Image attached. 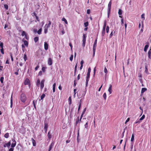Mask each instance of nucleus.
I'll list each match as a JSON object with an SVG mask.
<instances>
[{
  "label": "nucleus",
  "instance_id": "obj_54",
  "mask_svg": "<svg viewBox=\"0 0 151 151\" xmlns=\"http://www.w3.org/2000/svg\"><path fill=\"white\" fill-rule=\"evenodd\" d=\"M45 69H46L45 67H43L42 68V70L43 72H45Z\"/></svg>",
  "mask_w": 151,
  "mask_h": 151
},
{
  "label": "nucleus",
  "instance_id": "obj_29",
  "mask_svg": "<svg viewBox=\"0 0 151 151\" xmlns=\"http://www.w3.org/2000/svg\"><path fill=\"white\" fill-rule=\"evenodd\" d=\"M23 58L24 60V62H25L27 60V55L26 54H25L24 55Z\"/></svg>",
  "mask_w": 151,
  "mask_h": 151
},
{
  "label": "nucleus",
  "instance_id": "obj_55",
  "mask_svg": "<svg viewBox=\"0 0 151 151\" xmlns=\"http://www.w3.org/2000/svg\"><path fill=\"white\" fill-rule=\"evenodd\" d=\"M73 55H72L70 57V60L71 61H72L73 60Z\"/></svg>",
  "mask_w": 151,
  "mask_h": 151
},
{
  "label": "nucleus",
  "instance_id": "obj_11",
  "mask_svg": "<svg viewBox=\"0 0 151 151\" xmlns=\"http://www.w3.org/2000/svg\"><path fill=\"white\" fill-rule=\"evenodd\" d=\"M112 85L111 84H110L109 85V87L108 89V91H109V94H111L112 93Z\"/></svg>",
  "mask_w": 151,
  "mask_h": 151
},
{
  "label": "nucleus",
  "instance_id": "obj_8",
  "mask_svg": "<svg viewBox=\"0 0 151 151\" xmlns=\"http://www.w3.org/2000/svg\"><path fill=\"white\" fill-rule=\"evenodd\" d=\"M48 127V124L47 123H45L44 124V129L45 132H46L47 131V129Z\"/></svg>",
  "mask_w": 151,
  "mask_h": 151
},
{
  "label": "nucleus",
  "instance_id": "obj_6",
  "mask_svg": "<svg viewBox=\"0 0 151 151\" xmlns=\"http://www.w3.org/2000/svg\"><path fill=\"white\" fill-rule=\"evenodd\" d=\"M55 143L54 142H52L49 146L48 151H50L54 146Z\"/></svg>",
  "mask_w": 151,
  "mask_h": 151
},
{
  "label": "nucleus",
  "instance_id": "obj_43",
  "mask_svg": "<svg viewBox=\"0 0 151 151\" xmlns=\"http://www.w3.org/2000/svg\"><path fill=\"white\" fill-rule=\"evenodd\" d=\"M103 97L105 100H106V93H104L103 95Z\"/></svg>",
  "mask_w": 151,
  "mask_h": 151
},
{
  "label": "nucleus",
  "instance_id": "obj_17",
  "mask_svg": "<svg viewBox=\"0 0 151 151\" xmlns=\"http://www.w3.org/2000/svg\"><path fill=\"white\" fill-rule=\"evenodd\" d=\"M47 136L48 139H50L52 138V135L50 131L47 134Z\"/></svg>",
  "mask_w": 151,
  "mask_h": 151
},
{
  "label": "nucleus",
  "instance_id": "obj_60",
  "mask_svg": "<svg viewBox=\"0 0 151 151\" xmlns=\"http://www.w3.org/2000/svg\"><path fill=\"white\" fill-rule=\"evenodd\" d=\"M129 120H130V118H128L127 119V120H126L125 123L126 124L127 123V122H128L129 121Z\"/></svg>",
  "mask_w": 151,
  "mask_h": 151
},
{
  "label": "nucleus",
  "instance_id": "obj_57",
  "mask_svg": "<svg viewBox=\"0 0 151 151\" xmlns=\"http://www.w3.org/2000/svg\"><path fill=\"white\" fill-rule=\"evenodd\" d=\"M1 50V52L2 54H4V49L3 48H1V49L0 50Z\"/></svg>",
  "mask_w": 151,
  "mask_h": 151
},
{
  "label": "nucleus",
  "instance_id": "obj_39",
  "mask_svg": "<svg viewBox=\"0 0 151 151\" xmlns=\"http://www.w3.org/2000/svg\"><path fill=\"white\" fill-rule=\"evenodd\" d=\"M91 68L90 67H89L88 69L87 74H90V72L91 71Z\"/></svg>",
  "mask_w": 151,
  "mask_h": 151
},
{
  "label": "nucleus",
  "instance_id": "obj_32",
  "mask_svg": "<svg viewBox=\"0 0 151 151\" xmlns=\"http://www.w3.org/2000/svg\"><path fill=\"white\" fill-rule=\"evenodd\" d=\"M77 63L76 64V65L75 66V70H74V75H75V74H76V70H77Z\"/></svg>",
  "mask_w": 151,
  "mask_h": 151
},
{
  "label": "nucleus",
  "instance_id": "obj_5",
  "mask_svg": "<svg viewBox=\"0 0 151 151\" xmlns=\"http://www.w3.org/2000/svg\"><path fill=\"white\" fill-rule=\"evenodd\" d=\"M44 82L45 80H43L41 81L40 83V89L41 90H42L44 86Z\"/></svg>",
  "mask_w": 151,
  "mask_h": 151
},
{
  "label": "nucleus",
  "instance_id": "obj_16",
  "mask_svg": "<svg viewBox=\"0 0 151 151\" xmlns=\"http://www.w3.org/2000/svg\"><path fill=\"white\" fill-rule=\"evenodd\" d=\"M151 53V49H150L148 52V56L150 59V56Z\"/></svg>",
  "mask_w": 151,
  "mask_h": 151
},
{
  "label": "nucleus",
  "instance_id": "obj_48",
  "mask_svg": "<svg viewBox=\"0 0 151 151\" xmlns=\"http://www.w3.org/2000/svg\"><path fill=\"white\" fill-rule=\"evenodd\" d=\"M10 57L11 58V60L12 61H13L14 60H13V57L12 56V53H10Z\"/></svg>",
  "mask_w": 151,
  "mask_h": 151
},
{
  "label": "nucleus",
  "instance_id": "obj_7",
  "mask_svg": "<svg viewBox=\"0 0 151 151\" xmlns=\"http://www.w3.org/2000/svg\"><path fill=\"white\" fill-rule=\"evenodd\" d=\"M30 81L29 79L28 78H27L25 80L24 82V84L25 85H27L29 84Z\"/></svg>",
  "mask_w": 151,
  "mask_h": 151
},
{
  "label": "nucleus",
  "instance_id": "obj_53",
  "mask_svg": "<svg viewBox=\"0 0 151 151\" xmlns=\"http://www.w3.org/2000/svg\"><path fill=\"white\" fill-rule=\"evenodd\" d=\"M76 90H77L76 89H74V94L73 96L74 98L76 96Z\"/></svg>",
  "mask_w": 151,
  "mask_h": 151
},
{
  "label": "nucleus",
  "instance_id": "obj_35",
  "mask_svg": "<svg viewBox=\"0 0 151 151\" xmlns=\"http://www.w3.org/2000/svg\"><path fill=\"white\" fill-rule=\"evenodd\" d=\"M79 118V117L78 116L77 117V118L76 119V124H78L79 121L80 122Z\"/></svg>",
  "mask_w": 151,
  "mask_h": 151
},
{
  "label": "nucleus",
  "instance_id": "obj_50",
  "mask_svg": "<svg viewBox=\"0 0 151 151\" xmlns=\"http://www.w3.org/2000/svg\"><path fill=\"white\" fill-rule=\"evenodd\" d=\"M4 7L5 8L6 10H7L8 9V5H7V4H4Z\"/></svg>",
  "mask_w": 151,
  "mask_h": 151
},
{
  "label": "nucleus",
  "instance_id": "obj_22",
  "mask_svg": "<svg viewBox=\"0 0 151 151\" xmlns=\"http://www.w3.org/2000/svg\"><path fill=\"white\" fill-rule=\"evenodd\" d=\"M134 134L133 133L132 134V137L131 139V142H133L134 140Z\"/></svg>",
  "mask_w": 151,
  "mask_h": 151
},
{
  "label": "nucleus",
  "instance_id": "obj_44",
  "mask_svg": "<svg viewBox=\"0 0 151 151\" xmlns=\"http://www.w3.org/2000/svg\"><path fill=\"white\" fill-rule=\"evenodd\" d=\"M3 42L0 41V47L1 48H3Z\"/></svg>",
  "mask_w": 151,
  "mask_h": 151
},
{
  "label": "nucleus",
  "instance_id": "obj_30",
  "mask_svg": "<svg viewBox=\"0 0 151 151\" xmlns=\"http://www.w3.org/2000/svg\"><path fill=\"white\" fill-rule=\"evenodd\" d=\"M89 79L90 78H86V87H87V85L88 84V81H89Z\"/></svg>",
  "mask_w": 151,
  "mask_h": 151
},
{
  "label": "nucleus",
  "instance_id": "obj_61",
  "mask_svg": "<svg viewBox=\"0 0 151 151\" xmlns=\"http://www.w3.org/2000/svg\"><path fill=\"white\" fill-rule=\"evenodd\" d=\"M113 32H111L109 35V38H111L113 36Z\"/></svg>",
  "mask_w": 151,
  "mask_h": 151
},
{
  "label": "nucleus",
  "instance_id": "obj_47",
  "mask_svg": "<svg viewBox=\"0 0 151 151\" xmlns=\"http://www.w3.org/2000/svg\"><path fill=\"white\" fill-rule=\"evenodd\" d=\"M85 127L87 129H88V122L86 123V124H85Z\"/></svg>",
  "mask_w": 151,
  "mask_h": 151
},
{
  "label": "nucleus",
  "instance_id": "obj_41",
  "mask_svg": "<svg viewBox=\"0 0 151 151\" xmlns=\"http://www.w3.org/2000/svg\"><path fill=\"white\" fill-rule=\"evenodd\" d=\"M88 22H87L84 23V25L85 27H86L88 26Z\"/></svg>",
  "mask_w": 151,
  "mask_h": 151
},
{
  "label": "nucleus",
  "instance_id": "obj_4",
  "mask_svg": "<svg viewBox=\"0 0 151 151\" xmlns=\"http://www.w3.org/2000/svg\"><path fill=\"white\" fill-rule=\"evenodd\" d=\"M12 141L13 142L11 144V147H15L16 144V141L14 139H12Z\"/></svg>",
  "mask_w": 151,
  "mask_h": 151
},
{
  "label": "nucleus",
  "instance_id": "obj_10",
  "mask_svg": "<svg viewBox=\"0 0 151 151\" xmlns=\"http://www.w3.org/2000/svg\"><path fill=\"white\" fill-rule=\"evenodd\" d=\"M97 39H96L94 42V43L93 46V49H96V47L97 46Z\"/></svg>",
  "mask_w": 151,
  "mask_h": 151
},
{
  "label": "nucleus",
  "instance_id": "obj_59",
  "mask_svg": "<svg viewBox=\"0 0 151 151\" xmlns=\"http://www.w3.org/2000/svg\"><path fill=\"white\" fill-rule=\"evenodd\" d=\"M91 13V11L90 9H88L87 11V13L88 14H89Z\"/></svg>",
  "mask_w": 151,
  "mask_h": 151
},
{
  "label": "nucleus",
  "instance_id": "obj_31",
  "mask_svg": "<svg viewBox=\"0 0 151 151\" xmlns=\"http://www.w3.org/2000/svg\"><path fill=\"white\" fill-rule=\"evenodd\" d=\"M105 33V29H103L102 32V36H104Z\"/></svg>",
  "mask_w": 151,
  "mask_h": 151
},
{
  "label": "nucleus",
  "instance_id": "obj_15",
  "mask_svg": "<svg viewBox=\"0 0 151 151\" xmlns=\"http://www.w3.org/2000/svg\"><path fill=\"white\" fill-rule=\"evenodd\" d=\"M145 72L146 74H149L148 70V66L146 65L145 66Z\"/></svg>",
  "mask_w": 151,
  "mask_h": 151
},
{
  "label": "nucleus",
  "instance_id": "obj_45",
  "mask_svg": "<svg viewBox=\"0 0 151 151\" xmlns=\"http://www.w3.org/2000/svg\"><path fill=\"white\" fill-rule=\"evenodd\" d=\"M145 118V115H143L140 118V119H139V120L140 121L143 120L144 118Z\"/></svg>",
  "mask_w": 151,
  "mask_h": 151
},
{
  "label": "nucleus",
  "instance_id": "obj_51",
  "mask_svg": "<svg viewBox=\"0 0 151 151\" xmlns=\"http://www.w3.org/2000/svg\"><path fill=\"white\" fill-rule=\"evenodd\" d=\"M48 28L46 27V28H45L44 29V33L45 34H46L47 33L48 31Z\"/></svg>",
  "mask_w": 151,
  "mask_h": 151
},
{
  "label": "nucleus",
  "instance_id": "obj_3",
  "mask_svg": "<svg viewBox=\"0 0 151 151\" xmlns=\"http://www.w3.org/2000/svg\"><path fill=\"white\" fill-rule=\"evenodd\" d=\"M47 64L49 65H52V60L51 58H48Z\"/></svg>",
  "mask_w": 151,
  "mask_h": 151
},
{
  "label": "nucleus",
  "instance_id": "obj_52",
  "mask_svg": "<svg viewBox=\"0 0 151 151\" xmlns=\"http://www.w3.org/2000/svg\"><path fill=\"white\" fill-rule=\"evenodd\" d=\"M4 79V78L3 77H2L0 78V81L1 83H3V81Z\"/></svg>",
  "mask_w": 151,
  "mask_h": 151
},
{
  "label": "nucleus",
  "instance_id": "obj_26",
  "mask_svg": "<svg viewBox=\"0 0 151 151\" xmlns=\"http://www.w3.org/2000/svg\"><path fill=\"white\" fill-rule=\"evenodd\" d=\"M147 90V89L146 88H144L142 89L141 90V93H143L145 91Z\"/></svg>",
  "mask_w": 151,
  "mask_h": 151
},
{
  "label": "nucleus",
  "instance_id": "obj_27",
  "mask_svg": "<svg viewBox=\"0 0 151 151\" xmlns=\"http://www.w3.org/2000/svg\"><path fill=\"white\" fill-rule=\"evenodd\" d=\"M62 20L63 21H64L65 22V23L66 24H67L68 23L67 20H66V19L64 17H63L62 19Z\"/></svg>",
  "mask_w": 151,
  "mask_h": 151
},
{
  "label": "nucleus",
  "instance_id": "obj_19",
  "mask_svg": "<svg viewBox=\"0 0 151 151\" xmlns=\"http://www.w3.org/2000/svg\"><path fill=\"white\" fill-rule=\"evenodd\" d=\"M24 45H25L27 47H28V43L27 40H24Z\"/></svg>",
  "mask_w": 151,
  "mask_h": 151
},
{
  "label": "nucleus",
  "instance_id": "obj_56",
  "mask_svg": "<svg viewBox=\"0 0 151 151\" xmlns=\"http://www.w3.org/2000/svg\"><path fill=\"white\" fill-rule=\"evenodd\" d=\"M140 120H139H139L137 119L135 121V122H134V124H137V123H140Z\"/></svg>",
  "mask_w": 151,
  "mask_h": 151
},
{
  "label": "nucleus",
  "instance_id": "obj_18",
  "mask_svg": "<svg viewBox=\"0 0 151 151\" xmlns=\"http://www.w3.org/2000/svg\"><path fill=\"white\" fill-rule=\"evenodd\" d=\"M81 100L79 102V105L78 106V112H79L80 110L81 109Z\"/></svg>",
  "mask_w": 151,
  "mask_h": 151
},
{
  "label": "nucleus",
  "instance_id": "obj_46",
  "mask_svg": "<svg viewBox=\"0 0 151 151\" xmlns=\"http://www.w3.org/2000/svg\"><path fill=\"white\" fill-rule=\"evenodd\" d=\"M96 67H95L93 69V75L94 76L96 74Z\"/></svg>",
  "mask_w": 151,
  "mask_h": 151
},
{
  "label": "nucleus",
  "instance_id": "obj_14",
  "mask_svg": "<svg viewBox=\"0 0 151 151\" xmlns=\"http://www.w3.org/2000/svg\"><path fill=\"white\" fill-rule=\"evenodd\" d=\"M11 145V142L10 141H9L8 143L5 144L4 145V147H5L6 146L7 147H9Z\"/></svg>",
  "mask_w": 151,
  "mask_h": 151
},
{
  "label": "nucleus",
  "instance_id": "obj_21",
  "mask_svg": "<svg viewBox=\"0 0 151 151\" xmlns=\"http://www.w3.org/2000/svg\"><path fill=\"white\" fill-rule=\"evenodd\" d=\"M149 45H145L144 48V51L146 52L147 51V49L149 47Z\"/></svg>",
  "mask_w": 151,
  "mask_h": 151
},
{
  "label": "nucleus",
  "instance_id": "obj_12",
  "mask_svg": "<svg viewBox=\"0 0 151 151\" xmlns=\"http://www.w3.org/2000/svg\"><path fill=\"white\" fill-rule=\"evenodd\" d=\"M31 140H32V142L33 146H36V142L35 141L34 139L33 138H31Z\"/></svg>",
  "mask_w": 151,
  "mask_h": 151
},
{
  "label": "nucleus",
  "instance_id": "obj_40",
  "mask_svg": "<svg viewBox=\"0 0 151 151\" xmlns=\"http://www.w3.org/2000/svg\"><path fill=\"white\" fill-rule=\"evenodd\" d=\"M27 35L26 32L24 31H22V36H25Z\"/></svg>",
  "mask_w": 151,
  "mask_h": 151
},
{
  "label": "nucleus",
  "instance_id": "obj_20",
  "mask_svg": "<svg viewBox=\"0 0 151 151\" xmlns=\"http://www.w3.org/2000/svg\"><path fill=\"white\" fill-rule=\"evenodd\" d=\"M56 84V83H54L53 85V93L55 91Z\"/></svg>",
  "mask_w": 151,
  "mask_h": 151
},
{
  "label": "nucleus",
  "instance_id": "obj_23",
  "mask_svg": "<svg viewBox=\"0 0 151 151\" xmlns=\"http://www.w3.org/2000/svg\"><path fill=\"white\" fill-rule=\"evenodd\" d=\"M122 10L121 9H119L118 11V14L119 15V17H121L120 15H121L122 14Z\"/></svg>",
  "mask_w": 151,
  "mask_h": 151
},
{
  "label": "nucleus",
  "instance_id": "obj_28",
  "mask_svg": "<svg viewBox=\"0 0 151 151\" xmlns=\"http://www.w3.org/2000/svg\"><path fill=\"white\" fill-rule=\"evenodd\" d=\"M39 40V37H35L34 38V40L35 42L36 43Z\"/></svg>",
  "mask_w": 151,
  "mask_h": 151
},
{
  "label": "nucleus",
  "instance_id": "obj_42",
  "mask_svg": "<svg viewBox=\"0 0 151 151\" xmlns=\"http://www.w3.org/2000/svg\"><path fill=\"white\" fill-rule=\"evenodd\" d=\"M109 31V26H107L106 28V31L107 33H108Z\"/></svg>",
  "mask_w": 151,
  "mask_h": 151
},
{
  "label": "nucleus",
  "instance_id": "obj_13",
  "mask_svg": "<svg viewBox=\"0 0 151 151\" xmlns=\"http://www.w3.org/2000/svg\"><path fill=\"white\" fill-rule=\"evenodd\" d=\"M44 48L46 50H47L48 49V45L46 42H45L44 43Z\"/></svg>",
  "mask_w": 151,
  "mask_h": 151
},
{
  "label": "nucleus",
  "instance_id": "obj_36",
  "mask_svg": "<svg viewBox=\"0 0 151 151\" xmlns=\"http://www.w3.org/2000/svg\"><path fill=\"white\" fill-rule=\"evenodd\" d=\"M69 103V104H70L71 103V97L70 96L68 99Z\"/></svg>",
  "mask_w": 151,
  "mask_h": 151
},
{
  "label": "nucleus",
  "instance_id": "obj_25",
  "mask_svg": "<svg viewBox=\"0 0 151 151\" xmlns=\"http://www.w3.org/2000/svg\"><path fill=\"white\" fill-rule=\"evenodd\" d=\"M106 24V21L105 20L104 22V23L103 27V29H105Z\"/></svg>",
  "mask_w": 151,
  "mask_h": 151
},
{
  "label": "nucleus",
  "instance_id": "obj_1",
  "mask_svg": "<svg viewBox=\"0 0 151 151\" xmlns=\"http://www.w3.org/2000/svg\"><path fill=\"white\" fill-rule=\"evenodd\" d=\"M27 98L24 93H22L21 95L20 100L22 102L24 103L26 101Z\"/></svg>",
  "mask_w": 151,
  "mask_h": 151
},
{
  "label": "nucleus",
  "instance_id": "obj_2",
  "mask_svg": "<svg viewBox=\"0 0 151 151\" xmlns=\"http://www.w3.org/2000/svg\"><path fill=\"white\" fill-rule=\"evenodd\" d=\"M86 35L85 34H83V43L82 46L84 47L85 45L86 42Z\"/></svg>",
  "mask_w": 151,
  "mask_h": 151
},
{
  "label": "nucleus",
  "instance_id": "obj_49",
  "mask_svg": "<svg viewBox=\"0 0 151 151\" xmlns=\"http://www.w3.org/2000/svg\"><path fill=\"white\" fill-rule=\"evenodd\" d=\"M104 72L106 74L108 73V70L106 67L104 68Z\"/></svg>",
  "mask_w": 151,
  "mask_h": 151
},
{
  "label": "nucleus",
  "instance_id": "obj_24",
  "mask_svg": "<svg viewBox=\"0 0 151 151\" xmlns=\"http://www.w3.org/2000/svg\"><path fill=\"white\" fill-rule=\"evenodd\" d=\"M51 24V22L50 21H49L48 24H46L45 25V26H47L46 27L48 28L50 27Z\"/></svg>",
  "mask_w": 151,
  "mask_h": 151
},
{
  "label": "nucleus",
  "instance_id": "obj_62",
  "mask_svg": "<svg viewBox=\"0 0 151 151\" xmlns=\"http://www.w3.org/2000/svg\"><path fill=\"white\" fill-rule=\"evenodd\" d=\"M39 68V65H37L35 68V70L36 71Z\"/></svg>",
  "mask_w": 151,
  "mask_h": 151
},
{
  "label": "nucleus",
  "instance_id": "obj_33",
  "mask_svg": "<svg viewBox=\"0 0 151 151\" xmlns=\"http://www.w3.org/2000/svg\"><path fill=\"white\" fill-rule=\"evenodd\" d=\"M42 31V29L41 28L39 29L37 31V33L39 34L40 35L41 34V32Z\"/></svg>",
  "mask_w": 151,
  "mask_h": 151
},
{
  "label": "nucleus",
  "instance_id": "obj_9",
  "mask_svg": "<svg viewBox=\"0 0 151 151\" xmlns=\"http://www.w3.org/2000/svg\"><path fill=\"white\" fill-rule=\"evenodd\" d=\"M111 0L109 3L108 5V12H110L111 9Z\"/></svg>",
  "mask_w": 151,
  "mask_h": 151
},
{
  "label": "nucleus",
  "instance_id": "obj_37",
  "mask_svg": "<svg viewBox=\"0 0 151 151\" xmlns=\"http://www.w3.org/2000/svg\"><path fill=\"white\" fill-rule=\"evenodd\" d=\"M45 94L44 93H43L41 96H40L41 100H42L45 97Z\"/></svg>",
  "mask_w": 151,
  "mask_h": 151
},
{
  "label": "nucleus",
  "instance_id": "obj_63",
  "mask_svg": "<svg viewBox=\"0 0 151 151\" xmlns=\"http://www.w3.org/2000/svg\"><path fill=\"white\" fill-rule=\"evenodd\" d=\"M139 81L141 83H143V81L142 78H139Z\"/></svg>",
  "mask_w": 151,
  "mask_h": 151
},
{
  "label": "nucleus",
  "instance_id": "obj_38",
  "mask_svg": "<svg viewBox=\"0 0 151 151\" xmlns=\"http://www.w3.org/2000/svg\"><path fill=\"white\" fill-rule=\"evenodd\" d=\"M9 136V134L8 133H7L5 134L4 135V137L6 138H8Z\"/></svg>",
  "mask_w": 151,
  "mask_h": 151
},
{
  "label": "nucleus",
  "instance_id": "obj_58",
  "mask_svg": "<svg viewBox=\"0 0 151 151\" xmlns=\"http://www.w3.org/2000/svg\"><path fill=\"white\" fill-rule=\"evenodd\" d=\"M96 49H93V56H94V55H95V51H96Z\"/></svg>",
  "mask_w": 151,
  "mask_h": 151
},
{
  "label": "nucleus",
  "instance_id": "obj_64",
  "mask_svg": "<svg viewBox=\"0 0 151 151\" xmlns=\"http://www.w3.org/2000/svg\"><path fill=\"white\" fill-rule=\"evenodd\" d=\"M14 150V149L13 147H12L9 149V151H13Z\"/></svg>",
  "mask_w": 151,
  "mask_h": 151
},
{
  "label": "nucleus",
  "instance_id": "obj_34",
  "mask_svg": "<svg viewBox=\"0 0 151 151\" xmlns=\"http://www.w3.org/2000/svg\"><path fill=\"white\" fill-rule=\"evenodd\" d=\"M40 84V79H38L37 81V82L36 83V85H37V86H38Z\"/></svg>",
  "mask_w": 151,
  "mask_h": 151
}]
</instances>
